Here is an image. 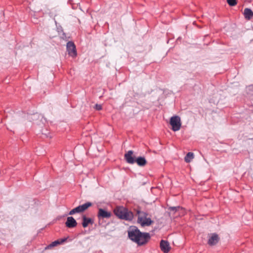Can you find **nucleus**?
<instances>
[{"label": "nucleus", "instance_id": "nucleus-1", "mask_svg": "<svg viewBox=\"0 0 253 253\" xmlns=\"http://www.w3.org/2000/svg\"><path fill=\"white\" fill-rule=\"evenodd\" d=\"M128 236L132 241L136 243L138 245L146 244L150 239L148 233H142L137 227L134 226H130L128 230Z\"/></svg>", "mask_w": 253, "mask_h": 253}, {"label": "nucleus", "instance_id": "nucleus-2", "mask_svg": "<svg viewBox=\"0 0 253 253\" xmlns=\"http://www.w3.org/2000/svg\"><path fill=\"white\" fill-rule=\"evenodd\" d=\"M114 213L119 218L126 220H131L133 218V213L123 207H118L114 210Z\"/></svg>", "mask_w": 253, "mask_h": 253}, {"label": "nucleus", "instance_id": "nucleus-3", "mask_svg": "<svg viewBox=\"0 0 253 253\" xmlns=\"http://www.w3.org/2000/svg\"><path fill=\"white\" fill-rule=\"evenodd\" d=\"M137 213L138 214L137 222L142 227L149 226L153 223V221L151 220L150 217H148V214L147 212L137 211Z\"/></svg>", "mask_w": 253, "mask_h": 253}, {"label": "nucleus", "instance_id": "nucleus-4", "mask_svg": "<svg viewBox=\"0 0 253 253\" xmlns=\"http://www.w3.org/2000/svg\"><path fill=\"white\" fill-rule=\"evenodd\" d=\"M27 118L29 121L33 122L34 123L39 126L43 125L46 122V120L43 116L37 113L28 115Z\"/></svg>", "mask_w": 253, "mask_h": 253}, {"label": "nucleus", "instance_id": "nucleus-5", "mask_svg": "<svg viewBox=\"0 0 253 253\" xmlns=\"http://www.w3.org/2000/svg\"><path fill=\"white\" fill-rule=\"evenodd\" d=\"M170 124L172 126V129L174 131H178L181 127L180 118L178 116L172 117L170 120Z\"/></svg>", "mask_w": 253, "mask_h": 253}, {"label": "nucleus", "instance_id": "nucleus-6", "mask_svg": "<svg viewBox=\"0 0 253 253\" xmlns=\"http://www.w3.org/2000/svg\"><path fill=\"white\" fill-rule=\"evenodd\" d=\"M67 50L69 55L75 57L77 55V51L75 44L72 42H68L66 45Z\"/></svg>", "mask_w": 253, "mask_h": 253}, {"label": "nucleus", "instance_id": "nucleus-7", "mask_svg": "<svg viewBox=\"0 0 253 253\" xmlns=\"http://www.w3.org/2000/svg\"><path fill=\"white\" fill-rule=\"evenodd\" d=\"M111 216V213L103 209H99L97 214L98 218H109Z\"/></svg>", "mask_w": 253, "mask_h": 253}, {"label": "nucleus", "instance_id": "nucleus-8", "mask_svg": "<svg viewBox=\"0 0 253 253\" xmlns=\"http://www.w3.org/2000/svg\"><path fill=\"white\" fill-rule=\"evenodd\" d=\"M92 204L91 202H88L82 205H80L77 207L75 208L76 211L77 213H81L84 211L86 210L88 208L92 206Z\"/></svg>", "mask_w": 253, "mask_h": 253}, {"label": "nucleus", "instance_id": "nucleus-9", "mask_svg": "<svg viewBox=\"0 0 253 253\" xmlns=\"http://www.w3.org/2000/svg\"><path fill=\"white\" fill-rule=\"evenodd\" d=\"M65 225L68 228H74L77 226V222L72 216H69L67 218Z\"/></svg>", "mask_w": 253, "mask_h": 253}, {"label": "nucleus", "instance_id": "nucleus-10", "mask_svg": "<svg viewBox=\"0 0 253 253\" xmlns=\"http://www.w3.org/2000/svg\"><path fill=\"white\" fill-rule=\"evenodd\" d=\"M133 153V151L129 150L125 155V158L128 164H132L135 163V160L132 156Z\"/></svg>", "mask_w": 253, "mask_h": 253}, {"label": "nucleus", "instance_id": "nucleus-11", "mask_svg": "<svg viewBox=\"0 0 253 253\" xmlns=\"http://www.w3.org/2000/svg\"><path fill=\"white\" fill-rule=\"evenodd\" d=\"M160 247L162 251L165 253H168L170 249V247L169 242L165 240H162L161 241Z\"/></svg>", "mask_w": 253, "mask_h": 253}, {"label": "nucleus", "instance_id": "nucleus-12", "mask_svg": "<svg viewBox=\"0 0 253 253\" xmlns=\"http://www.w3.org/2000/svg\"><path fill=\"white\" fill-rule=\"evenodd\" d=\"M218 240L219 238L218 235L216 234H213L209 238L208 240V244L211 246L214 245L218 242Z\"/></svg>", "mask_w": 253, "mask_h": 253}, {"label": "nucleus", "instance_id": "nucleus-13", "mask_svg": "<svg viewBox=\"0 0 253 253\" xmlns=\"http://www.w3.org/2000/svg\"><path fill=\"white\" fill-rule=\"evenodd\" d=\"M93 220L90 218H87L85 215L83 216L82 225L84 228L86 227L89 224H92Z\"/></svg>", "mask_w": 253, "mask_h": 253}, {"label": "nucleus", "instance_id": "nucleus-14", "mask_svg": "<svg viewBox=\"0 0 253 253\" xmlns=\"http://www.w3.org/2000/svg\"><path fill=\"white\" fill-rule=\"evenodd\" d=\"M135 162L137 163V164L140 167L144 166L146 163L147 161L144 157H139L137 158L135 161Z\"/></svg>", "mask_w": 253, "mask_h": 253}, {"label": "nucleus", "instance_id": "nucleus-15", "mask_svg": "<svg viewBox=\"0 0 253 253\" xmlns=\"http://www.w3.org/2000/svg\"><path fill=\"white\" fill-rule=\"evenodd\" d=\"M244 14L245 17L247 19H250L253 16V12L252 10L248 8H246L244 11Z\"/></svg>", "mask_w": 253, "mask_h": 253}, {"label": "nucleus", "instance_id": "nucleus-16", "mask_svg": "<svg viewBox=\"0 0 253 253\" xmlns=\"http://www.w3.org/2000/svg\"><path fill=\"white\" fill-rule=\"evenodd\" d=\"M194 158V154L192 152H188L185 157V161L189 163Z\"/></svg>", "mask_w": 253, "mask_h": 253}, {"label": "nucleus", "instance_id": "nucleus-17", "mask_svg": "<svg viewBox=\"0 0 253 253\" xmlns=\"http://www.w3.org/2000/svg\"><path fill=\"white\" fill-rule=\"evenodd\" d=\"M59 244H60L59 240H56V241H55L53 242L51 244H50L48 246V248L53 247H55V246H57V245H59Z\"/></svg>", "mask_w": 253, "mask_h": 253}, {"label": "nucleus", "instance_id": "nucleus-18", "mask_svg": "<svg viewBox=\"0 0 253 253\" xmlns=\"http://www.w3.org/2000/svg\"><path fill=\"white\" fill-rule=\"evenodd\" d=\"M227 3L230 6H234L237 4L236 0H227Z\"/></svg>", "mask_w": 253, "mask_h": 253}, {"label": "nucleus", "instance_id": "nucleus-19", "mask_svg": "<svg viewBox=\"0 0 253 253\" xmlns=\"http://www.w3.org/2000/svg\"><path fill=\"white\" fill-rule=\"evenodd\" d=\"M181 209L179 206L178 207H171L169 208L170 211H176L178 210Z\"/></svg>", "mask_w": 253, "mask_h": 253}, {"label": "nucleus", "instance_id": "nucleus-20", "mask_svg": "<svg viewBox=\"0 0 253 253\" xmlns=\"http://www.w3.org/2000/svg\"><path fill=\"white\" fill-rule=\"evenodd\" d=\"M95 108L97 110H100L102 109V106L100 104H96L95 106Z\"/></svg>", "mask_w": 253, "mask_h": 253}, {"label": "nucleus", "instance_id": "nucleus-21", "mask_svg": "<svg viewBox=\"0 0 253 253\" xmlns=\"http://www.w3.org/2000/svg\"><path fill=\"white\" fill-rule=\"evenodd\" d=\"M76 209L75 208L73 209V210H72L71 211H70V212H69V215H73L75 213H76Z\"/></svg>", "mask_w": 253, "mask_h": 253}, {"label": "nucleus", "instance_id": "nucleus-22", "mask_svg": "<svg viewBox=\"0 0 253 253\" xmlns=\"http://www.w3.org/2000/svg\"><path fill=\"white\" fill-rule=\"evenodd\" d=\"M67 239L66 238H64V239H61L59 241H60V244H62L63 243H64V242H65L66 241Z\"/></svg>", "mask_w": 253, "mask_h": 253}, {"label": "nucleus", "instance_id": "nucleus-23", "mask_svg": "<svg viewBox=\"0 0 253 253\" xmlns=\"http://www.w3.org/2000/svg\"><path fill=\"white\" fill-rule=\"evenodd\" d=\"M42 134H44L45 135L47 136V134L46 133H42Z\"/></svg>", "mask_w": 253, "mask_h": 253}]
</instances>
